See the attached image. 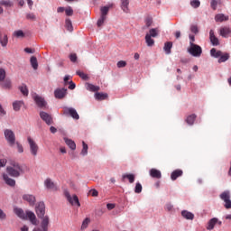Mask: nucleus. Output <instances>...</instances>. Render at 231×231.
I'll use <instances>...</instances> for the list:
<instances>
[{"instance_id": "nucleus-34", "label": "nucleus", "mask_w": 231, "mask_h": 231, "mask_svg": "<svg viewBox=\"0 0 231 231\" xmlns=\"http://www.w3.org/2000/svg\"><path fill=\"white\" fill-rule=\"evenodd\" d=\"M30 62L33 69H37L39 68V62L37 61V58L35 56L31 58Z\"/></svg>"}, {"instance_id": "nucleus-20", "label": "nucleus", "mask_w": 231, "mask_h": 231, "mask_svg": "<svg viewBox=\"0 0 231 231\" xmlns=\"http://www.w3.org/2000/svg\"><path fill=\"white\" fill-rule=\"evenodd\" d=\"M65 143L71 149V151H75L77 149V144L71 139H68V137H64Z\"/></svg>"}, {"instance_id": "nucleus-11", "label": "nucleus", "mask_w": 231, "mask_h": 231, "mask_svg": "<svg viewBox=\"0 0 231 231\" xmlns=\"http://www.w3.org/2000/svg\"><path fill=\"white\" fill-rule=\"evenodd\" d=\"M40 118H42V120H43V122H45L47 125H51V124H53V117L51 116V115L44 111L40 112Z\"/></svg>"}, {"instance_id": "nucleus-35", "label": "nucleus", "mask_w": 231, "mask_h": 231, "mask_svg": "<svg viewBox=\"0 0 231 231\" xmlns=\"http://www.w3.org/2000/svg\"><path fill=\"white\" fill-rule=\"evenodd\" d=\"M195 120H196V114H193L187 117L186 122L189 125H194Z\"/></svg>"}, {"instance_id": "nucleus-62", "label": "nucleus", "mask_w": 231, "mask_h": 231, "mask_svg": "<svg viewBox=\"0 0 231 231\" xmlns=\"http://www.w3.org/2000/svg\"><path fill=\"white\" fill-rule=\"evenodd\" d=\"M190 32H192V33H198V32H199L198 26H196V25H191V26H190Z\"/></svg>"}, {"instance_id": "nucleus-51", "label": "nucleus", "mask_w": 231, "mask_h": 231, "mask_svg": "<svg viewBox=\"0 0 231 231\" xmlns=\"http://www.w3.org/2000/svg\"><path fill=\"white\" fill-rule=\"evenodd\" d=\"M190 5L193 8H199V5H201V3L199 0H193L190 2Z\"/></svg>"}, {"instance_id": "nucleus-57", "label": "nucleus", "mask_w": 231, "mask_h": 231, "mask_svg": "<svg viewBox=\"0 0 231 231\" xmlns=\"http://www.w3.org/2000/svg\"><path fill=\"white\" fill-rule=\"evenodd\" d=\"M165 208L168 212H172L174 206H172V204H171V203H168V204H166Z\"/></svg>"}, {"instance_id": "nucleus-16", "label": "nucleus", "mask_w": 231, "mask_h": 231, "mask_svg": "<svg viewBox=\"0 0 231 231\" xmlns=\"http://www.w3.org/2000/svg\"><path fill=\"white\" fill-rule=\"evenodd\" d=\"M209 40L213 46H219V39L214 34V30H210L209 32Z\"/></svg>"}, {"instance_id": "nucleus-7", "label": "nucleus", "mask_w": 231, "mask_h": 231, "mask_svg": "<svg viewBox=\"0 0 231 231\" xmlns=\"http://www.w3.org/2000/svg\"><path fill=\"white\" fill-rule=\"evenodd\" d=\"M63 109V115L66 116H71L74 120H79L80 118V116H79V113L75 108L65 106Z\"/></svg>"}, {"instance_id": "nucleus-12", "label": "nucleus", "mask_w": 231, "mask_h": 231, "mask_svg": "<svg viewBox=\"0 0 231 231\" xmlns=\"http://www.w3.org/2000/svg\"><path fill=\"white\" fill-rule=\"evenodd\" d=\"M26 219H29L30 223H32V225H34V226H37V225H39V220L37 219L35 213H33L32 211H26Z\"/></svg>"}, {"instance_id": "nucleus-4", "label": "nucleus", "mask_w": 231, "mask_h": 231, "mask_svg": "<svg viewBox=\"0 0 231 231\" xmlns=\"http://www.w3.org/2000/svg\"><path fill=\"white\" fill-rule=\"evenodd\" d=\"M35 212L39 219H42V221L46 217V216H44L46 214V205H44V202L42 201L36 204Z\"/></svg>"}, {"instance_id": "nucleus-43", "label": "nucleus", "mask_w": 231, "mask_h": 231, "mask_svg": "<svg viewBox=\"0 0 231 231\" xmlns=\"http://www.w3.org/2000/svg\"><path fill=\"white\" fill-rule=\"evenodd\" d=\"M76 74L79 75V77H80V79H82L83 80H89V77L88 76V74L80 70H78Z\"/></svg>"}, {"instance_id": "nucleus-32", "label": "nucleus", "mask_w": 231, "mask_h": 231, "mask_svg": "<svg viewBox=\"0 0 231 231\" xmlns=\"http://www.w3.org/2000/svg\"><path fill=\"white\" fill-rule=\"evenodd\" d=\"M109 8H111V6H103L100 8V12H101V17H105L106 19H107V14H109Z\"/></svg>"}, {"instance_id": "nucleus-24", "label": "nucleus", "mask_w": 231, "mask_h": 231, "mask_svg": "<svg viewBox=\"0 0 231 231\" xmlns=\"http://www.w3.org/2000/svg\"><path fill=\"white\" fill-rule=\"evenodd\" d=\"M14 212L20 217V219H26V214L23 208H16L14 209Z\"/></svg>"}, {"instance_id": "nucleus-18", "label": "nucleus", "mask_w": 231, "mask_h": 231, "mask_svg": "<svg viewBox=\"0 0 231 231\" xmlns=\"http://www.w3.org/2000/svg\"><path fill=\"white\" fill-rule=\"evenodd\" d=\"M181 216L184 219H188L189 221L194 220V214L189 210H182Z\"/></svg>"}, {"instance_id": "nucleus-1", "label": "nucleus", "mask_w": 231, "mask_h": 231, "mask_svg": "<svg viewBox=\"0 0 231 231\" xmlns=\"http://www.w3.org/2000/svg\"><path fill=\"white\" fill-rule=\"evenodd\" d=\"M6 172L12 178H19L21 174H24V170L18 162H11V165L6 167Z\"/></svg>"}, {"instance_id": "nucleus-14", "label": "nucleus", "mask_w": 231, "mask_h": 231, "mask_svg": "<svg viewBox=\"0 0 231 231\" xmlns=\"http://www.w3.org/2000/svg\"><path fill=\"white\" fill-rule=\"evenodd\" d=\"M68 94V88H57L54 91V97L55 98H64V97H66V95Z\"/></svg>"}, {"instance_id": "nucleus-2", "label": "nucleus", "mask_w": 231, "mask_h": 231, "mask_svg": "<svg viewBox=\"0 0 231 231\" xmlns=\"http://www.w3.org/2000/svg\"><path fill=\"white\" fill-rule=\"evenodd\" d=\"M187 51L192 57L199 58L201 57V53H203V49L196 43L189 42V47H188Z\"/></svg>"}, {"instance_id": "nucleus-13", "label": "nucleus", "mask_w": 231, "mask_h": 231, "mask_svg": "<svg viewBox=\"0 0 231 231\" xmlns=\"http://www.w3.org/2000/svg\"><path fill=\"white\" fill-rule=\"evenodd\" d=\"M22 199H23V201H27V203H29L31 207H33V205H35V202L37 201L35 197L32 194H23Z\"/></svg>"}, {"instance_id": "nucleus-52", "label": "nucleus", "mask_w": 231, "mask_h": 231, "mask_svg": "<svg viewBox=\"0 0 231 231\" xmlns=\"http://www.w3.org/2000/svg\"><path fill=\"white\" fill-rule=\"evenodd\" d=\"M0 221H6V213L0 208Z\"/></svg>"}, {"instance_id": "nucleus-37", "label": "nucleus", "mask_w": 231, "mask_h": 231, "mask_svg": "<svg viewBox=\"0 0 231 231\" xmlns=\"http://www.w3.org/2000/svg\"><path fill=\"white\" fill-rule=\"evenodd\" d=\"M1 6H5V8H12L14 6V3L9 0H2L0 1Z\"/></svg>"}, {"instance_id": "nucleus-40", "label": "nucleus", "mask_w": 231, "mask_h": 231, "mask_svg": "<svg viewBox=\"0 0 231 231\" xmlns=\"http://www.w3.org/2000/svg\"><path fill=\"white\" fill-rule=\"evenodd\" d=\"M230 59V55L228 53L221 54L220 58L218 59V63L226 62Z\"/></svg>"}, {"instance_id": "nucleus-30", "label": "nucleus", "mask_w": 231, "mask_h": 231, "mask_svg": "<svg viewBox=\"0 0 231 231\" xmlns=\"http://www.w3.org/2000/svg\"><path fill=\"white\" fill-rule=\"evenodd\" d=\"M210 55L215 59H219L220 56L223 55V52L221 51L216 50V48H213L210 50Z\"/></svg>"}, {"instance_id": "nucleus-19", "label": "nucleus", "mask_w": 231, "mask_h": 231, "mask_svg": "<svg viewBox=\"0 0 231 231\" xmlns=\"http://www.w3.org/2000/svg\"><path fill=\"white\" fill-rule=\"evenodd\" d=\"M150 176L152 178H156V180H160L162 178V171H160V170L152 168L150 170Z\"/></svg>"}, {"instance_id": "nucleus-39", "label": "nucleus", "mask_w": 231, "mask_h": 231, "mask_svg": "<svg viewBox=\"0 0 231 231\" xmlns=\"http://www.w3.org/2000/svg\"><path fill=\"white\" fill-rule=\"evenodd\" d=\"M96 100H106L107 98V94L97 92L95 94Z\"/></svg>"}, {"instance_id": "nucleus-41", "label": "nucleus", "mask_w": 231, "mask_h": 231, "mask_svg": "<svg viewBox=\"0 0 231 231\" xmlns=\"http://www.w3.org/2000/svg\"><path fill=\"white\" fill-rule=\"evenodd\" d=\"M2 88L5 89H10L12 88V81L10 79H6L4 83L1 84Z\"/></svg>"}, {"instance_id": "nucleus-58", "label": "nucleus", "mask_w": 231, "mask_h": 231, "mask_svg": "<svg viewBox=\"0 0 231 231\" xmlns=\"http://www.w3.org/2000/svg\"><path fill=\"white\" fill-rule=\"evenodd\" d=\"M77 54L76 53H71L70 55H69V60H70V61L71 62H77Z\"/></svg>"}, {"instance_id": "nucleus-3", "label": "nucleus", "mask_w": 231, "mask_h": 231, "mask_svg": "<svg viewBox=\"0 0 231 231\" xmlns=\"http://www.w3.org/2000/svg\"><path fill=\"white\" fill-rule=\"evenodd\" d=\"M27 142L29 143L31 156L37 158V154H39V144H37V143L30 136L27 137Z\"/></svg>"}, {"instance_id": "nucleus-55", "label": "nucleus", "mask_w": 231, "mask_h": 231, "mask_svg": "<svg viewBox=\"0 0 231 231\" xmlns=\"http://www.w3.org/2000/svg\"><path fill=\"white\" fill-rule=\"evenodd\" d=\"M146 27L149 28L152 24V18L147 17L145 20Z\"/></svg>"}, {"instance_id": "nucleus-25", "label": "nucleus", "mask_w": 231, "mask_h": 231, "mask_svg": "<svg viewBox=\"0 0 231 231\" xmlns=\"http://www.w3.org/2000/svg\"><path fill=\"white\" fill-rule=\"evenodd\" d=\"M183 175V171L181 170H175L173 172H171V178L172 181H175V180H178L180 176Z\"/></svg>"}, {"instance_id": "nucleus-59", "label": "nucleus", "mask_w": 231, "mask_h": 231, "mask_svg": "<svg viewBox=\"0 0 231 231\" xmlns=\"http://www.w3.org/2000/svg\"><path fill=\"white\" fill-rule=\"evenodd\" d=\"M18 152L22 153L24 152V148H23V144L16 143Z\"/></svg>"}, {"instance_id": "nucleus-28", "label": "nucleus", "mask_w": 231, "mask_h": 231, "mask_svg": "<svg viewBox=\"0 0 231 231\" xmlns=\"http://www.w3.org/2000/svg\"><path fill=\"white\" fill-rule=\"evenodd\" d=\"M217 223V218L216 217L211 218L208 223L207 230H214V226H216Z\"/></svg>"}, {"instance_id": "nucleus-5", "label": "nucleus", "mask_w": 231, "mask_h": 231, "mask_svg": "<svg viewBox=\"0 0 231 231\" xmlns=\"http://www.w3.org/2000/svg\"><path fill=\"white\" fill-rule=\"evenodd\" d=\"M4 134L7 143H9L11 147H14V145H15V134L14 133V131L10 129H5L4 131Z\"/></svg>"}, {"instance_id": "nucleus-64", "label": "nucleus", "mask_w": 231, "mask_h": 231, "mask_svg": "<svg viewBox=\"0 0 231 231\" xmlns=\"http://www.w3.org/2000/svg\"><path fill=\"white\" fill-rule=\"evenodd\" d=\"M6 159H1L0 160V169L1 167H6Z\"/></svg>"}, {"instance_id": "nucleus-45", "label": "nucleus", "mask_w": 231, "mask_h": 231, "mask_svg": "<svg viewBox=\"0 0 231 231\" xmlns=\"http://www.w3.org/2000/svg\"><path fill=\"white\" fill-rule=\"evenodd\" d=\"M91 223V220L89 218H85L81 225V230H86L88 228V226Z\"/></svg>"}, {"instance_id": "nucleus-15", "label": "nucleus", "mask_w": 231, "mask_h": 231, "mask_svg": "<svg viewBox=\"0 0 231 231\" xmlns=\"http://www.w3.org/2000/svg\"><path fill=\"white\" fill-rule=\"evenodd\" d=\"M44 186L49 190H57V185H55V182L51 180V179H46L44 180Z\"/></svg>"}, {"instance_id": "nucleus-44", "label": "nucleus", "mask_w": 231, "mask_h": 231, "mask_svg": "<svg viewBox=\"0 0 231 231\" xmlns=\"http://www.w3.org/2000/svg\"><path fill=\"white\" fill-rule=\"evenodd\" d=\"M83 148L81 150L80 154L82 156H88V144L85 142H82Z\"/></svg>"}, {"instance_id": "nucleus-36", "label": "nucleus", "mask_w": 231, "mask_h": 231, "mask_svg": "<svg viewBox=\"0 0 231 231\" xmlns=\"http://www.w3.org/2000/svg\"><path fill=\"white\" fill-rule=\"evenodd\" d=\"M65 26L68 32H73V23H71V20L69 18L65 20Z\"/></svg>"}, {"instance_id": "nucleus-54", "label": "nucleus", "mask_w": 231, "mask_h": 231, "mask_svg": "<svg viewBox=\"0 0 231 231\" xmlns=\"http://www.w3.org/2000/svg\"><path fill=\"white\" fill-rule=\"evenodd\" d=\"M127 66V62L125 60H120L117 62V68H125Z\"/></svg>"}, {"instance_id": "nucleus-49", "label": "nucleus", "mask_w": 231, "mask_h": 231, "mask_svg": "<svg viewBox=\"0 0 231 231\" xmlns=\"http://www.w3.org/2000/svg\"><path fill=\"white\" fill-rule=\"evenodd\" d=\"M65 14L68 17H71V15H73V8H71V6H68L65 8Z\"/></svg>"}, {"instance_id": "nucleus-27", "label": "nucleus", "mask_w": 231, "mask_h": 231, "mask_svg": "<svg viewBox=\"0 0 231 231\" xmlns=\"http://www.w3.org/2000/svg\"><path fill=\"white\" fill-rule=\"evenodd\" d=\"M134 174L133 173H125L122 175V180H128L129 183H134Z\"/></svg>"}, {"instance_id": "nucleus-21", "label": "nucleus", "mask_w": 231, "mask_h": 231, "mask_svg": "<svg viewBox=\"0 0 231 231\" xmlns=\"http://www.w3.org/2000/svg\"><path fill=\"white\" fill-rule=\"evenodd\" d=\"M231 33V30L229 27H222L220 28V35L221 37H224V38H228V36L230 35Z\"/></svg>"}, {"instance_id": "nucleus-8", "label": "nucleus", "mask_w": 231, "mask_h": 231, "mask_svg": "<svg viewBox=\"0 0 231 231\" xmlns=\"http://www.w3.org/2000/svg\"><path fill=\"white\" fill-rule=\"evenodd\" d=\"M220 199H222V201L225 202V208H231L230 192L228 190H226L220 194Z\"/></svg>"}, {"instance_id": "nucleus-48", "label": "nucleus", "mask_w": 231, "mask_h": 231, "mask_svg": "<svg viewBox=\"0 0 231 231\" xmlns=\"http://www.w3.org/2000/svg\"><path fill=\"white\" fill-rule=\"evenodd\" d=\"M148 35H150V37H158V29H151Z\"/></svg>"}, {"instance_id": "nucleus-9", "label": "nucleus", "mask_w": 231, "mask_h": 231, "mask_svg": "<svg viewBox=\"0 0 231 231\" xmlns=\"http://www.w3.org/2000/svg\"><path fill=\"white\" fill-rule=\"evenodd\" d=\"M65 197L72 207H80V201L79 200V197L77 195L71 196L69 191H65Z\"/></svg>"}, {"instance_id": "nucleus-17", "label": "nucleus", "mask_w": 231, "mask_h": 231, "mask_svg": "<svg viewBox=\"0 0 231 231\" xmlns=\"http://www.w3.org/2000/svg\"><path fill=\"white\" fill-rule=\"evenodd\" d=\"M3 180L6 183V185H9V187H15V180L9 178L8 174L4 173Z\"/></svg>"}, {"instance_id": "nucleus-61", "label": "nucleus", "mask_w": 231, "mask_h": 231, "mask_svg": "<svg viewBox=\"0 0 231 231\" xmlns=\"http://www.w3.org/2000/svg\"><path fill=\"white\" fill-rule=\"evenodd\" d=\"M89 192L93 198H97V196H98V191L97 189H91Z\"/></svg>"}, {"instance_id": "nucleus-6", "label": "nucleus", "mask_w": 231, "mask_h": 231, "mask_svg": "<svg viewBox=\"0 0 231 231\" xmlns=\"http://www.w3.org/2000/svg\"><path fill=\"white\" fill-rule=\"evenodd\" d=\"M32 98L34 100V102H35L36 106H38V107H41V108L46 107V106L48 105V103L46 102L44 97L38 95L37 93H32Z\"/></svg>"}, {"instance_id": "nucleus-47", "label": "nucleus", "mask_w": 231, "mask_h": 231, "mask_svg": "<svg viewBox=\"0 0 231 231\" xmlns=\"http://www.w3.org/2000/svg\"><path fill=\"white\" fill-rule=\"evenodd\" d=\"M142 184L140 182H137L134 188L135 194H140L142 192Z\"/></svg>"}, {"instance_id": "nucleus-10", "label": "nucleus", "mask_w": 231, "mask_h": 231, "mask_svg": "<svg viewBox=\"0 0 231 231\" xmlns=\"http://www.w3.org/2000/svg\"><path fill=\"white\" fill-rule=\"evenodd\" d=\"M48 226H50V217L45 216L41 222V227H34L32 231H48Z\"/></svg>"}, {"instance_id": "nucleus-60", "label": "nucleus", "mask_w": 231, "mask_h": 231, "mask_svg": "<svg viewBox=\"0 0 231 231\" xmlns=\"http://www.w3.org/2000/svg\"><path fill=\"white\" fill-rule=\"evenodd\" d=\"M211 8H213L214 10H217V1L211 0Z\"/></svg>"}, {"instance_id": "nucleus-46", "label": "nucleus", "mask_w": 231, "mask_h": 231, "mask_svg": "<svg viewBox=\"0 0 231 231\" xmlns=\"http://www.w3.org/2000/svg\"><path fill=\"white\" fill-rule=\"evenodd\" d=\"M6 79V70L0 69V82H3Z\"/></svg>"}, {"instance_id": "nucleus-42", "label": "nucleus", "mask_w": 231, "mask_h": 231, "mask_svg": "<svg viewBox=\"0 0 231 231\" xmlns=\"http://www.w3.org/2000/svg\"><path fill=\"white\" fill-rule=\"evenodd\" d=\"M0 44L3 46V48H6V45L8 44V36L5 35L3 40H1V33H0Z\"/></svg>"}, {"instance_id": "nucleus-31", "label": "nucleus", "mask_w": 231, "mask_h": 231, "mask_svg": "<svg viewBox=\"0 0 231 231\" xmlns=\"http://www.w3.org/2000/svg\"><path fill=\"white\" fill-rule=\"evenodd\" d=\"M215 20L217 23H223V21H228V16L223 14H218L215 16Z\"/></svg>"}, {"instance_id": "nucleus-53", "label": "nucleus", "mask_w": 231, "mask_h": 231, "mask_svg": "<svg viewBox=\"0 0 231 231\" xmlns=\"http://www.w3.org/2000/svg\"><path fill=\"white\" fill-rule=\"evenodd\" d=\"M106 19L104 16H100V18L97 20V26L98 28H100V26H102V24H104V23L106 22Z\"/></svg>"}, {"instance_id": "nucleus-50", "label": "nucleus", "mask_w": 231, "mask_h": 231, "mask_svg": "<svg viewBox=\"0 0 231 231\" xmlns=\"http://www.w3.org/2000/svg\"><path fill=\"white\" fill-rule=\"evenodd\" d=\"M14 37L21 38L24 37V32H23V30H18L14 32Z\"/></svg>"}, {"instance_id": "nucleus-63", "label": "nucleus", "mask_w": 231, "mask_h": 231, "mask_svg": "<svg viewBox=\"0 0 231 231\" xmlns=\"http://www.w3.org/2000/svg\"><path fill=\"white\" fill-rule=\"evenodd\" d=\"M6 115V111L3 108V106L0 104V116H5Z\"/></svg>"}, {"instance_id": "nucleus-29", "label": "nucleus", "mask_w": 231, "mask_h": 231, "mask_svg": "<svg viewBox=\"0 0 231 231\" xmlns=\"http://www.w3.org/2000/svg\"><path fill=\"white\" fill-rule=\"evenodd\" d=\"M163 50H164L166 55H171V50H172V42H167L164 44Z\"/></svg>"}, {"instance_id": "nucleus-56", "label": "nucleus", "mask_w": 231, "mask_h": 231, "mask_svg": "<svg viewBox=\"0 0 231 231\" xmlns=\"http://www.w3.org/2000/svg\"><path fill=\"white\" fill-rule=\"evenodd\" d=\"M26 19H29L30 21H35L36 17H35V14L31 13L26 14Z\"/></svg>"}, {"instance_id": "nucleus-38", "label": "nucleus", "mask_w": 231, "mask_h": 231, "mask_svg": "<svg viewBox=\"0 0 231 231\" xmlns=\"http://www.w3.org/2000/svg\"><path fill=\"white\" fill-rule=\"evenodd\" d=\"M19 90L23 95V97H28V87L25 84H23V86L19 87Z\"/></svg>"}, {"instance_id": "nucleus-26", "label": "nucleus", "mask_w": 231, "mask_h": 231, "mask_svg": "<svg viewBox=\"0 0 231 231\" xmlns=\"http://www.w3.org/2000/svg\"><path fill=\"white\" fill-rule=\"evenodd\" d=\"M145 42L149 48H152V46H154V39H152L149 33H146L145 35Z\"/></svg>"}, {"instance_id": "nucleus-22", "label": "nucleus", "mask_w": 231, "mask_h": 231, "mask_svg": "<svg viewBox=\"0 0 231 231\" xmlns=\"http://www.w3.org/2000/svg\"><path fill=\"white\" fill-rule=\"evenodd\" d=\"M121 9L125 14H129V0H121Z\"/></svg>"}, {"instance_id": "nucleus-33", "label": "nucleus", "mask_w": 231, "mask_h": 231, "mask_svg": "<svg viewBox=\"0 0 231 231\" xmlns=\"http://www.w3.org/2000/svg\"><path fill=\"white\" fill-rule=\"evenodd\" d=\"M87 89L88 91L96 92V91H100V87L95 86L91 83H87Z\"/></svg>"}, {"instance_id": "nucleus-23", "label": "nucleus", "mask_w": 231, "mask_h": 231, "mask_svg": "<svg viewBox=\"0 0 231 231\" xmlns=\"http://www.w3.org/2000/svg\"><path fill=\"white\" fill-rule=\"evenodd\" d=\"M24 106V101L19 100V101H14L13 103V109L14 111H21V107Z\"/></svg>"}]
</instances>
